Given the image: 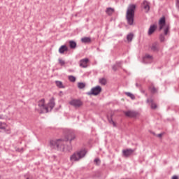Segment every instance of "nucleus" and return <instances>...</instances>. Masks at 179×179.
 I'll use <instances>...</instances> for the list:
<instances>
[{"label":"nucleus","mask_w":179,"mask_h":179,"mask_svg":"<svg viewBox=\"0 0 179 179\" xmlns=\"http://www.w3.org/2000/svg\"><path fill=\"white\" fill-rule=\"evenodd\" d=\"M76 138V136H75V132L73 131L69 130L65 140L62 138L57 140H50L49 146L52 149H55V150H60L62 152L65 150V142H67V141L72 142V141H74Z\"/></svg>","instance_id":"obj_1"},{"label":"nucleus","mask_w":179,"mask_h":179,"mask_svg":"<svg viewBox=\"0 0 179 179\" xmlns=\"http://www.w3.org/2000/svg\"><path fill=\"white\" fill-rule=\"evenodd\" d=\"M135 9H136V6L135 4H131L129 6L127 13L126 19L127 20L128 24L132 26L134 24V17H135Z\"/></svg>","instance_id":"obj_2"},{"label":"nucleus","mask_w":179,"mask_h":179,"mask_svg":"<svg viewBox=\"0 0 179 179\" xmlns=\"http://www.w3.org/2000/svg\"><path fill=\"white\" fill-rule=\"evenodd\" d=\"M86 153L87 152L85 149L80 150L76 152H74L71 157L70 160L71 162H79L80 159H83L86 156Z\"/></svg>","instance_id":"obj_3"},{"label":"nucleus","mask_w":179,"mask_h":179,"mask_svg":"<svg viewBox=\"0 0 179 179\" xmlns=\"http://www.w3.org/2000/svg\"><path fill=\"white\" fill-rule=\"evenodd\" d=\"M101 90V87H100V85H97L92 87L90 92H87V94L88 96H99Z\"/></svg>","instance_id":"obj_4"},{"label":"nucleus","mask_w":179,"mask_h":179,"mask_svg":"<svg viewBox=\"0 0 179 179\" xmlns=\"http://www.w3.org/2000/svg\"><path fill=\"white\" fill-rule=\"evenodd\" d=\"M168 34H170V27L169 25H166L164 29V34H161L159 35V40L161 43L166 41V37L164 36H168Z\"/></svg>","instance_id":"obj_5"},{"label":"nucleus","mask_w":179,"mask_h":179,"mask_svg":"<svg viewBox=\"0 0 179 179\" xmlns=\"http://www.w3.org/2000/svg\"><path fill=\"white\" fill-rule=\"evenodd\" d=\"M69 104H70V106H72L75 108H79L80 107H82V106H83V102L80 99H72L69 102Z\"/></svg>","instance_id":"obj_6"},{"label":"nucleus","mask_w":179,"mask_h":179,"mask_svg":"<svg viewBox=\"0 0 179 179\" xmlns=\"http://www.w3.org/2000/svg\"><path fill=\"white\" fill-rule=\"evenodd\" d=\"M135 149H124L122 151L123 157H129V156H132L134 152H135Z\"/></svg>","instance_id":"obj_7"},{"label":"nucleus","mask_w":179,"mask_h":179,"mask_svg":"<svg viewBox=\"0 0 179 179\" xmlns=\"http://www.w3.org/2000/svg\"><path fill=\"white\" fill-rule=\"evenodd\" d=\"M38 106L41 110H45L46 113H48V107L45 106V99H42L38 101Z\"/></svg>","instance_id":"obj_8"},{"label":"nucleus","mask_w":179,"mask_h":179,"mask_svg":"<svg viewBox=\"0 0 179 179\" xmlns=\"http://www.w3.org/2000/svg\"><path fill=\"white\" fill-rule=\"evenodd\" d=\"M126 117H130V118H135L139 115V112L135 110H128L124 112Z\"/></svg>","instance_id":"obj_9"},{"label":"nucleus","mask_w":179,"mask_h":179,"mask_svg":"<svg viewBox=\"0 0 179 179\" xmlns=\"http://www.w3.org/2000/svg\"><path fill=\"white\" fill-rule=\"evenodd\" d=\"M89 62H90V60L88 58H85L79 61V65L80 68H87Z\"/></svg>","instance_id":"obj_10"},{"label":"nucleus","mask_w":179,"mask_h":179,"mask_svg":"<svg viewBox=\"0 0 179 179\" xmlns=\"http://www.w3.org/2000/svg\"><path fill=\"white\" fill-rule=\"evenodd\" d=\"M143 62L150 64L151 62H153V56L150 55H145V56L143 58Z\"/></svg>","instance_id":"obj_11"},{"label":"nucleus","mask_w":179,"mask_h":179,"mask_svg":"<svg viewBox=\"0 0 179 179\" xmlns=\"http://www.w3.org/2000/svg\"><path fill=\"white\" fill-rule=\"evenodd\" d=\"M143 8L145 10V11L146 12V13H148V12H149V10H150V6L149 5V2H148L146 0H145L143 2Z\"/></svg>","instance_id":"obj_12"},{"label":"nucleus","mask_w":179,"mask_h":179,"mask_svg":"<svg viewBox=\"0 0 179 179\" xmlns=\"http://www.w3.org/2000/svg\"><path fill=\"white\" fill-rule=\"evenodd\" d=\"M47 107H48V108H50V110H52V108L55 107V99H54V97L50 99Z\"/></svg>","instance_id":"obj_13"},{"label":"nucleus","mask_w":179,"mask_h":179,"mask_svg":"<svg viewBox=\"0 0 179 179\" xmlns=\"http://www.w3.org/2000/svg\"><path fill=\"white\" fill-rule=\"evenodd\" d=\"M159 30H162L163 27H164V26H166V17H162L159 20Z\"/></svg>","instance_id":"obj_14"},{"label":"nucleus","mask_w":179,"mask_h":179,"mask_svg":"<svg viewBox=\"0 0 179 179\" xmlns=\"http://www.w3.org/2000/svg\"><path fill=\"white\" fill-rule=\"evenodd\" d=\"M157 28V27L155 24L151 25L148 30V36H151V34H153V33H155V31H156Z\"/></svg>","instance_id":"obj_15"},{"label":"nucleus","mask_w":179,"mask_h":179,"mask_svg":"<svg viewBox=\"0 0 179 179\" xmlns=\"http://www.w3.org/2000/svg\"><path fill=\"white\" fill-rule=\"evenodd\" d=\"M66 51H68V47L66 45H63L59 48V54H64Z\"/></svg>","instance_id":"obj_16"},{"label":"nucleus","mask_w":179,"mask_h":179,"mask_svg":"<svg viewBox=\"0 0 179 179\" xmlns=\"http://www.w3.org/2000/svg\"><path fill=\"white\" fill-rule=\"evenodd\" d=\"M151 50L152 51H154V52L159 51V43L157 42L153 43L151 46Z\"/></svg>","instance_id":"obj_17"},{"label":"nucleus","mask_w":179,"mask_h":179,"mask_svg":"<svg viewBox=\"0 0 179 179\" xmlns=\"http://www.w3.org/2000/svg\"><path fill=\"white\" fill-rule=\"evenodd\" d=\"M147 103H151V108H152V110H155V108H157V106L156 105V103H155L153 102V99H147Z\"/></svg>","instance_id":"obj_18"},{"label":"nucleus","mask_w":179,"mask_h":179,"mask_svg":"<svg viewBox=\"0 0 179 179\" xmlns=\"http://www.w3.org/2000/svg\"><path fill=\"white\" fill-rule=\"evenodd\" d=\"M82 43L87 44V43H92V38L90 37H84L81 38Z\"/></svg>","instance_id":"obj_19"},{"label":"nucleus","mask_w":179,"mask_h":179,"mask_svg":"<svg viewBox=\"0 0 179 179\" xmlns=\"http://www.w3.org/2000/svg\"><path fill=\"white\" fill-rule=\"evenodd\" d=\"M55 85L57 87H59V89H65V86H64V84H62V83L61 81L56 80Z\"/></svg>","instance_id":"obj_20"},{"label":"nucleus","mask_w":179,"mask_h":179,"mask_svg":"<svg viewBox=\"0 0 179 179\" xmlns=\"http://www.w3.org/2000/svg\"><path fill=\"white\" fill-rule=\"evenodd\" d=\"M69 43V47L71 50H75V48H76V42L74 41H70Z\"/></svg>","instance_id":"obj_21"},{"label":"nucleus","mask_w":179,"mask_h":179,"mask_svg":"<svg viewBox=\"0 0 179 179\" xmlns=\"http://www.w3.org/2000/svg\"><path fill=\"white\" fill-rule=\"evenodd\" d=\"M113 12H114V8H113L111 7L107 8L106 10V13L108 15V16H111V15H113Z\"/></svg>","instance_id":"obj_22"},{"label":"nucleus","mask_w":179,"mask_h":179,"mask_svg":"<svg viewBox=\"0 0 179 179\" xmlns=\"http://www.w3.org/2000/svg\"><path fill=\"white\" fill-rule=\"evenodd\" d=\"M99 82L102 86H106V85H107V79L105 78H99Z\"/></svg>","instance_id":"obj_23"},{"label":"nucleus","mask_w":179,"mask_h":179,"mask_svg":"<svg viewBox=\"0 0 179 179\" xmlns=\"http://www.w3.org/2000/svg\"><path fill=\"white\" fill-rule=\"evenodd\" d=\"M133 38H134V34L132 33H130L127 36V41H129V43L132 41Z\"/></svg>","instance_id":"obj_24"},{"label":"nucleus","mask_w":179,"mask_h":179,"mask_svg":"<svg viewBox=\"0 0 179 179\" xmlns=\"http://www.w3.org/2000/svg\"><path fill=\"white\" fill-rule=\"evenodd\" d=\"M126 96H128V97H130V99H131V100H135V95H134L131 92H125Z\"/></svg>","instance_id":"obj_25"},{"label":"nucleus","mask_w":179,"mask_h":179,"mask_svg":"<svg viewBox=\"0 0 179 179\" xmlns=\"http://www.w3.org/2000/svg\"><path fill=\"white\" fill-rule=\"evenodd\" d=\"M85 87H86V84H85L83 83H78V89H85Z\"/></svg>","instance_id":"obj_26"},{"label":"nucleus","mask_w":179,"mask_h":179,"mask_svg":"<svg viewBox=\"0 0 179 179\" xmlns=\"http://www.w3.org/2000/svg\"><path fill=\"white\" fill-rule=\"evenodd\" d=\"M117 66H121V62H117L116 64L113 66V71H117Z\"/></svg>","instance_id":"obj_27"},{"label":"nucleus","mask_w":179,"mask_h":179,"mask_svg":"<svg viewBox=\"0 0 179 179\" xmlns=\"http://www.w3.org/2000/svg\"><path fill=\"white\" fill-rule=\"evenodd\" d=\"M69 80H70V82H76V78H75V76H69Z\"/></svg>","instance_id":"obj_28"},{"label":"nucleus","mask_w":179,"mask_h":179,"mask_svg":"<svg viewBox=\"0 0 179 179\" xmlns=\"http://www.w3.org/2000/svg\"><path fill=\"white\" fill-rule=\"evenodd\" d=\"M95 164L96 166H100V164L101 163V161H100V159L99 158H96L94 160Z\"/></svg>","instance_id":"obj_29"},{"label":"nucleus","mask_w":179,"mask_h":179,"mask_svg":"<svg viewBox=\"0 0 179 179\" xmlns=\"http://www.w3.org/2000/svg\"><path fill=\"white\" fill-rule=\"evenodd\" d=\"M6 127V124H5L4 122H0V129H5Z\"/></svg>","instance_id":"obj_30"},{"label":"nucleus","mask_w":179,"mask_h":179,"mask_svg":"<svg viewBox=\"0 0 179 179\" xmlns=\"http://www.w3.org/2000/svg\"><path fill=\"white\" fill-rule=\"evenodd\" d=\"M58 61L61 66H64V65H65V61L62 60V59H59Z\"/></svg>","instance_id":"obj_31"},{"label":"nucleus","mask_w":179,"mask_h":179,"mask_svg":"<svg viewBox=\"0 0 179 179\" xmlns=\"http://www.w3.org/2000/svg\"><path fill=\"white\" fill-rule=\"evenodd\" d=\"M151 92H152V93H157V89H156V87H152L151 88Z\"/></svg>","instance_id":"obj_32"},{"label":"nucleus","mask_w":179,"mask_h":179,"mask_svg":"<svg viewBox=\"0 0 179 179\" xmlns=\"http://www.w3.org/2000/svg\"><path fill=\"white\" fill-rule=\"evenodd\" d=\"M110 124H113V127H116L115 122L113 121V119H109Z\"/></svg>","instance_id":"obj_33"},{"label":"nucleus","mask_w":179,"mask_h":179,"mask_svg":"<svg viewBox=\"0 0 179 179\" xmlns=\"http://www.w3.org/2000/svg\"><path fill=\"white\" fill-rule=\"evenodd\" d=\"M68 152H71L72 150V145H69L67 148Z\"/></svg>","instance_id":"obj_34"},{"label":"nucleus","mask_w":179,"mask_h":179,"mask_svg":"<svg viewBox=\"0 0 179 179\" xmlns=\"http://www.w3.org/2000/svg\"><path fill=\"white\" fill-rule=\"evenodd\" d=\"M158 138H162L163 136V134H159L157 135Z\"/></svg>","instance_id":"obj_35"},{"label":"nucleus","mask_w":179,"mask_h":179,"mask_svg":"<svg viewBox=\"0 0 179 179\" xmlns=\"http://www.w3.org/2000/svg\"><path fill=\"white\" fill-rule=\"evenodd\" d=\"M176 6H178V8H179V1L178 0H177Z\"/></svg>","instance_id":"obj_36"},{"label":"nucleus","mask_w":179,"mask_h":179,"mask_svg":"<svg viewBox=\"0 0 179 179\" xmlns=\"http://www.w3.org/2000/svg\"><path fill=\"white\" fill-rule=\"evenodd\" d=\"M4 117L2 115H0V120H3Z\"/></svg>","instance_id":"obj_37"},{"label":"nucleus","mask_w":179,"mask_h":179,"mask_svg":"<svg viewBox=\"0 0 179 179\" xmlns=\"http://www.w3.org/2000/svg\"><path fill=\"white\" fill-rule=\"evenodd\" d=\"M172 179H178V177H177V176H174Z\"/></svg>","instance_id":"obj_38"},{"label":"nucleus","mask_w":179,"mask_h":179,"mask_svg":"<svg viewBox=\"0 0 179 179\" xmlns=\"http://www.w3.org/2000/svg\"><path fill=\"white\" fill-rule=\"evenodd\" d=\"M26 179H30V178H29V177H27V178H26Z\"/></svg>","instance_id":"obj_39"},{"label":"nucleus","mask_w":179,"mask_h":179,"mask_svg":"<svg viewBox=\"0 0 179 179\" xmlns=\"http://www.w3.org/2000/svg\"><path fill=\"white\" fill-rule=\"evenodd\" d=\"M0 178H1V176H0Z\"/></svg>","instance_id":"obj_40"}]
</instances>
